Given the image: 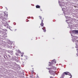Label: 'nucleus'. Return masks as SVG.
<instances>
[{
	"mask_svg": "<svg viewBox=\"0 0 78 78\" xmlns=\"http://www.w3.org/2000/svg\"><path fill=\"white\" fill-rule=\"evenodd\" d=\"M55 69H56V67H55Z\"/></svg>",
	"mask_w": 78,
	"mask_h": 78,
	"instance_id": "ddd939ff",
	"label": "nucleus"
},
{
	"mask_svg": "<svg viewBox=\"0 0 78 78\" xmlns=\"http://www.w3.org/2000/svg\"><path fill=\"white\" fill-rule=\"evenodd\" d=\"M56 60H52L51 61V63L49 62V63L50 64V66H52V64H56Z\"/></svg>",
	"mask_w": 78,
	"mask_h": 78,
	"instance_id": "7ed1b4c3",
	"label": "nucleus"
},
{
	"mask_svg": "<svg viewBox=\"0 0 78 78\" xmlns=\"http://www.w3.org/2000/svg\"><path fill=\"white\" fill-rule=\"evenodd\" d=\"M65 75H70L71 76V78H72V76H71V74L68 72H64L62 74V76L61 77H62V78H64V77H63L64 76H65Z\"/></svg>",
	"mask_w": 78,
	"mask_h": 78,
	"instance_id": "f257e3e1",
	"label": "nucleus"
},
{
	"mask_svg": "<svg viewBox=\"0 0 78 78\" xmlns=\"http://www.w3.org/2000/svg\"><path fill=\"white\" fill-rule=\"evenodd\" d=\"M50 78H53V77H50Z\"/></svg>",
	"mask_w": 78,
	"mask_h": 78,
	"instance_id": "9d476101",
	"label": "nucleus"
},
{
	"mask_svg": "<svg viewBox=\"0 0 78 78\" xmlns=\"http://www.w3.org/2000/svg\"><path fill=\"white\" fill-rule=\"evenodd\" d=\"M49 73H50V74L51 75H54L55 73V72H54L53 71H52L51 70H50L49 71Z\"/></svg>",
	"mask_w": 78,
	"mask_h": 78,
	"instance_id": "20e7f679",
	"label": "nucleus"
},
{
	"mask_svg": "<svg viewBox=\"0 0 78 78\" xmlns=\"http://www.w3.org/2000/svg\"><path fill=\"white\" fill-rule=\"evenodd\" d=\"M7 16H8V15H7Z\"/></svg>",
	"mask_w": 78,
	"mask_h": 78,
	"instance_id": "4468645a",
	"label": "nucleus"
},
{
	"mask_svg": "<svg viewBox=\"0 0 78 78\" xmlns=\"http://www.w3.org/2000/svg\"><path fill=\"white\" fill-rule=\"evenodd\" d=\"M42 30H43L44 32H45L46 31V30H45V27H44L43 28H42Z\"/></svg>",
	"mask_w": 78,
	"mask_h": 78,
	"instance_id": "423d86ee",
	"label": "nucleus"
},
{
	"mask_svg": "<svg viewBox=\"0 0 78 78\" xmlns=\"http://www.w3.org/2000/svg\"><path fill=\"white\" fill-rule=\"evenodd\" d=\"M39 28H40V27H39Z\"/></svg>",
	"mask_w": 78,
	"mask_h": 78,
	"instance_id": "2eb2a0df",
	"label": "nucleus"
},
{
	"mask_svg": "<svg viewBox=\"0 0 78 78\" xmlns=\"http://www.w3.org/2000/svg\"><path fill=\"white\" fill-rule=\"evenodd\" d=\"M40 11H42V10L40 9Z\"/></svg>",
	"mask_w": 78,
	"mask_h": 78,
	"instance_id": "1a4fd4ad",
	"label": "nucleus"
},
{
	"mask_svg": "<svg viewBox=\"0 0 78 78\" xmlns=\"http://www.w3.org/2000/svg\"><path fill=\"white\" fill-rule=\"evenodd\" d=\"M34 73V70H32L31 71V75H33V73Z\"/></svg>",
	"mask_w": 78,
	"mask_h": 78,
	"instance_id": "0eeeda50",
	"label": "nucleus"
},
{
	"mask_svg": "<svg viewBox=\"0 0 78 78\" xmlns=\"http://www.w3.org/2000/svg\"><path fill=\"white\" fill-rule=\"evenodd\" d=\"M9 57H10V58H11V56H9Z\"/></svg>",
	"mask_w": 78,
	"mask_h": 78,
	"instance_id": "f8f14e48",
	"label": "nucleus"
},
{
	"mask_svg": "<svg viewBox=\"0 0 78 78\" xmlns=\"http://www.w3.org/2000/svg\"><path fill=\"white\" fill-rule=\"evenodd\" d=\"M73 32L74 33H78V30H74L73 31Z\"/></svg>",
	"mask_w": 78,
	"mask_h": 78,
	"instance_id": "39448f33",
	"label": "nucleus"
},
{
	"mask_svg": "<svg viewBox=\"0 0 78 78\" xmlns=\"http://www.w3.org/2000/svg\"><path fill=\"white\" fill-rule=\"evenodd\" d=\"M21 56H22V57L23 56V55H21Z\"/></svg>",
	"mask_w": 78,
	"mask_h": 78,
	"instance_id": "9b49d317",
	"label": "nucleus"
},
{
	"mask_svg": "<svg viewBox=\"0 0 78 78\" xmlns=\"http://www.w3.org/2000/svg\"><path fill=\"white\" fill-rule=\"evenodd\" d=\"M40 6L38 5H36V8H40Z\"/></svg>",
	"mask_w": 78,
	"mask_h": 78,
	"instance_id": "6e6552de",
	"label": "nucleus"
},
{
	"mask_svg": "<svg viewBox=\"0 0 78 78\" xmlns=\"http://www.w3.org/2000/svg\"><path fill=\"white\" fill-rule=\"evenodd\" d=\"M39 17H40V19L41 20V23L40 25L41 27H43L44 26V23H43V22H44V18H42L41 16H39Z\"/></svg>",
	"mask_w": 78,
	"mask_h": 78,
	"instance_id": "f03ea898",
	"label": "nucleus"
}]
</instances>
